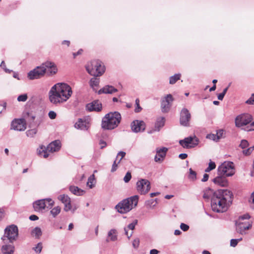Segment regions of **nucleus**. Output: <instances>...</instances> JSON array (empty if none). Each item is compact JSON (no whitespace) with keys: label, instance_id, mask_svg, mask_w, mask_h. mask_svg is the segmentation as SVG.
Returning <instances> with one entry per match:
<instances>
[{"label":"nucleus","instance_id":"nucleus-1","mask_svg":"<svg viewBox=\"0 0 254 254\" xmlns=\"http://www.w3.org/2000/svg\"><path fill=\"white\" fill-rule=\"evenodd\" d=\"M209 190L213 193L211 198V206L212 210L217 213H222L227 210L233 201V193L224 189L218 190L214 191L212 189Z\"/></svg>","mask_w":254,"mask_h":254},{"label":"nucleus","instance_id":"nucleus-2","mask_svg":"<svg viewBox=\"0 0 254 254\" xmlns=\"http://www.w3.org/2000/svg\"><path fill=\"white\" fill-rule=\"evenodd\" d=\"M47 72L50 74H54L57 72V68L55 64L50 61H47L42 64V65L37 66L30 71L27 74V77L30 80L38 79L42 77Z\"/></svg>","mask_w":254,"mask_h":254},{"label":"nucleus","instance_id":"nucleus-3","mask_svg":"<svg viewBox=\"0 0 254 254\" xmlns=\"http://www.w3.org/2000/svg\"><path fill=\"white\" fill-rule=\"evenodd\" d=\"M121 121V115L118 112H110L102 118L101 127L104 129L112 130L116 128Z\"/></svg>","mask_w":254,"mask_h":254},{"label":"nucleus","instance_id":"nucleus-4","mask_svg":"<svg viewBox=\"0 0 254 254\" xmlns=\"http://www.w3.org/2000/svg\"><path fill=\"white\" fill-rule=\"evenodd\" d=\"M138 201L137 195L131 196L119 202L116 205L115 209L120 213H127L137 205Z\"/></svg>","mask_w":254,"mask_h":254},{"label":"nucleus","instance_id":"nucleus-5","mask_svg":"<svg viewBox=\"0 0 254 254\" xmlns=\"http://www.w3.org/2000/svg\"><path fill=\"white\" fill-rule=\"evenodd\" d=\"M88 73L95 77L101 76L105 71V67L99 60H93L88 63L85 66Z\"/></svg>","mask_w":254,"mask_h":254},{"label":"nucleus","instance_id":"nucleus-6","mask_svg":"<svg viewBox=\"0 0 254 254\" xmlns=\"http://www.w3.org/2000/svg\"><path fill=\"white\" fill-rule=\"evenodd\" d=\"M61 147L60 141L56 140L50 143L47 147L43 145H41L37 150V154L39 156H43L44 158H46L49 156L48 152H54L58 151Z\"/></svg>","mask_w":254,"mask_h":254},{"label":"nucleus","instance_id":"nucleus-7","mask_svg":"<svg viewBox=\"0 0 254 254\" xmlns=\"http://www.w3.org/2000/svg\"><path fill=\"white\" fill-rule=\"evenodd\" d=\"M18 236V227L16 225L12 224L5 228L4 235L1 239L4 243H6L7 240H8L9 243H12L16 240Z\"/></svg>","mask_w":254,"mask_h":254},{"label":"nucleus","instance_id":"nucleus-8","mask_svg":"<svg viewBox=\"0 0 254 254\" xmlns=\"http://www.w3.org/2000/svg\"><path fill=\"white\" fill-rule=\"evenodd\" d=\"M235 173L234 163L231 161L224 162L217 169V174L218 175L231 177L234 175Z\"/></svg>","mask_w":254,"mask_h":254},{"label":"nucleus","instance_id":"nucleus-9","mask_svg":"<svg viewBox=\"0 0 254 254\" xmlns=\"http://www.w3.org/2000/svg\"><path fill=\"white\" fill-rule=\"evenodd\" d=\"M56 86H52L50 90L48 95L49 99L50 102L55 105H59L62 103H63L66 101L63 98V96L58 92L57 90L55 88Z\"/></svg>","mask_w":254,"mask_h":254},{"label":"nucleus","instance_id":"nucleus-10","mask_svg":"<svg viewBox=\"0 0 254 254\" xmlns=\"http://www.w3.org/2000/svg\"><path fill=\"white\" fill-rule=\"evenodd\" d=\"M53 86H56L55 89L66 101L69 98L72 93L71 88L66 83H58Z\"/></svg>","mask_w":254,"mask_h":254},{"label":"nucleus","instance_id":"nucleus-11","mask_svg":"<svg viewBox=\"0 0 254 254\" xmlns=\"http://www.w3.org/2000/svg\"><path fill=\"white\" fill-rule=\"evenodd\" d=\"M54 202L51 198H45L35 201L33 205L36 211H40L46 208H51Z\"/></svg>","mask_w":254,"mask_h":254},{"label":"nucleus","instance_id":"nucleus-12","mask_svg":"<svg viewBox=\"0 0 254 254\" xmlns=\"http://www.w3.org/2000/svg\"><path fill=\"white\" fill-rule=\"evenodd\" d=\"M199 139L195 136H190L180 140L179 143L184 148H191L196 146L199 143Z\"/></svg>","mask_w":254,"mask_h":254},{"label":"nucleus","instance_id":"nucleus-13","mask_svg":"<svg viewBox=\"0 0 254 254\" xmlns=\"http://www.w3.org/2000/svg\"><path fill=\"white\" fill-rule=\"evenodd\" d=\"M136 189L140 194H145L151 189L150 183L146 179H141L137 182Z\"/></svg>","mask_w":254,"mask_h":254},{"label":"nucleus","instance_id":"nucleus-14","mask_svg":"<svg viewBox=\"0 0 254 254\" xmlns=\"http://www.w3.org/2000/svg\"><path fill=\"white\" fill-rule=\"evenodd\" d=\"M253 117L249 114H242L235 119V125L237 127L246 126L252 122Z\"/></svg>","mask_w":254,"mask_h":254},{"label":"nucleus","instance_id":"nucleus-15","mask_svg":"<svg viewBox=\"0 0 254 254\" xmlns=\"http://www.w3.org/2000/svg\"><path fill=\"white\" fill-rule=\"evenodd\" d=\"M174 98L171 94H167L161 100V109L163 113H168L172 106Z\"/></svg>","mask_w":254,"mask_h":254},{"label":"nucleus","instance_id":"nucleus-16","mask_svg":"<svg viewBox=\"0 0 254 254\" xmlns=\"http://www.w3.org/2000/svg\"><path fill=\"white\" fill-rule=\"evenodd\" d=\"M191 119V114L186 108L182 109L180 115V124L183 127H190V122Z\"/></svg>","mask_w":254,"mask_h":254},{"label":"nucleus","instance_id":"nucleus-17","mask_svg":"<svg viewBox=\"0 0 254 254\" xmlns=\"http://www.w3.org/2000/svg\"><path fill=\"white\" fill-rule=\"evenodd\" d=\"M26 128V121L24 119H15L11 123L10 129L17 131H24Z\"/></svg>","mask_w":254,"mask_h":254},{"label":"nucleus","instance_id":"nucleus-18","mask_svg":"<svg viewBox=\"0 0 254 254\" xmlns=\"http://www.w3.org/2000/svg\"><path fill=\"white\" fill-rule=\"evenodd\" d=\"M235 225L237 232L242 235H245L246 234L245 231L252 228V222H241L236 221Z\"/></svg>","mask_w":254,"mask_h":254},{"label":"nucleus","instance_id":"nucleus-19","mask_svg":"<svg viewBox=\"0 0 254 254\" xmlns=\"http://www.w3.org/2000/svg\"><path fill=\"white\" fill-rule=\"evenodd\" d=\"M130 126L131 130L135 133L143 131L145 129V124L143 121L134 120Z\"/></svg>","mask_w":254,"mask_h":254},{"label":"nucleus","instance_id":"nucleus-20","mask_svg":"<svg viewBox=\"0 0 254 254\" xmlns=\"http://www.w3.org/2000/svg\"><path fill=\"white\" fill-rule=\"evenodd\" d=\"M86 109L89 112H100L102 109V103L99 100H94L86 105Z\"/></svg>","mask_w":254,"mask_h":254},{"label":"nucleus","instance_id":"nucleus-21","mask_svg":"<svg viewBox=\"0 0 254 254\" xmlns=\"http://www.w3.org/2000/svg\"><path fill=\"white\" fill-rule=\"evenodd\" d=\"M168 148L166 147H162L161 148H156V155L154 157V161L156 162H162L164 158L166 155Z\"/></svg>","mask_w":254,"mask_h":254},{"label":"nucleus","instance_id":"nucleus-22","mask_svg":"<svg viewBox=\"0 0 254 254\" xmlns=\"http://www.w3.org/2000/svg\"><path fill=\"white\" fill-rule=\"evenodd\" d=\"M58 199L64 204V211H68L69 210H71L72 207L71 205L70 198L67 195H60L59 196Z\"/></svg>","mask_w":254,"mask_h":254},{"label":"nucleus","instance_id":"nucleus-23","mask_svg":"<svg viewBox=\"0 0 254 254\" xmlns=\"http://www.w3.org/2000/svg\"><path fill=\"white\" fill-rule=\"evenodd\" d=\"M224 175H218L213 179V182L221 187H225L228 186V182Z\"/></svg>","mask_w":254,"mask_h":254},{"label":"nucleus","instance_id":"nucleus-24","mask_svg":"<svg viewBox=\"0 0 254 254\" xmlns=\"http://www.w3.org/2000/svg\"><path fill=\"white\" fill-rule=\"evenodd\" d=\"M118 90L111 85H106L102 89L98 91V94H112L114 92H117Z\"/></svg>","mask_w":254,"mask_h":254},{"label":"nucleus","instance_id":"nucleus-25","mask_svg":"<svg viewBox=\"0 0 254 254\" xmlns=\"http://www.w3.org/2000/svg\"><path fill=\"white\" fill-rule=\"evenodd\" d=\"M14 251V247L11 245H5L1 247V252L3 254H13Z\"/></svg>","mask_w":254,"mask_h":254},{"label":"nucleus","instance_id":"nucleus-26","mask_svg":"<svg viewBox=\"0 0 254 254\" xmlns=\"http://www.w3.org/2000/svg\"><path fill=\"white\" fill-rule=\"evenodd\" d=\"M117 232L116 229H112L110 230L108 233V238L106 239V241L109 242V241H115L117 240Z\"/></svg>","mask_w":254,"mask_h":254},{"label":"nucleus","instance_id":"nucleus-27","mask_svg":"<svg viewBox=\"0 0 254 254\" xmlns=\"http://www.w3.org/2000/svg\"><path fill=\"white\" fill-rule=\"evenodd\" d=\"M74 127L77 129H80L82 130H87L88 127L85 121L82 119H78L77 122L74 124Z\"/></svg>","mask_w":254,"mask_h":254},{"label":"nucleus","instance_id":"nucleus-28","mask_svg":"<svg viewBox=\"0 0 254 254\" xmlns=\"http://www.w3.org/2000/svg\"><path fill=\"white\" fill-rule=\"evenodd\" d=\"M69 190L74 194L79 196L82 195L85 193L84 190L74 186H71L69 187Z\"/></svg>","mask_w":254,"mask_h":254},{"label":"nucleus","instance_id":"nucleus-29","mask_svg":"<svg viewBox=\"0 0 254 254\" xmlns=\"http://www.w3.org/2000/svg\"><path fill=\"white\" fill-rule=\"evenodd\" d=\"M32 236L35 237V239H39L42 235L41 229L39 227L34 228L31 232Z\"/></svg>","mask_w":254,"mask_h":254},{"label":"nucleus","instance_id":"nucleus-30","mask_svg":"<svg viewBox=\"0 0 254 254\" xmlns=\"http://www.w3.org/2000/svg\"><path fill=\"white\" fill-rule=\"evenodd\" d=\"M165 121V119L164 117H160L157 119L155 125L156 130L157 131L160 130V128L164 126Z\"/></svg>","mask_w":254,"mask_h":254},{"label":"nucleus","instance_id":"nucleus-31","mask_svg":"<svg viewBox=\"0 0 254 254\" xmlns=\"http://www.w3.org/2000/svg\"><path fill=\"white\" fill-rule=\"evenodd\" d=\"M25 120L30 123V127H32V124L35 119V116L32 113L30 112H26L24 115Z\"/></svg>","mask_w":254,"mask_h":254},{"label":"nucleus","instance_id":"nucleus-32","mask_svg":"<svg viewBox=\"0 0 254 254\" xmlns=\"http://www.w3.org/2000/svg\"><path fill=\"white\" fill-rule=\"evenodd\" d=\"M181 76V74L180 73L175 74L173 76L170 77L169 78V83L170 84H175L178 80L180 79Z\"/></svg>","mask_w":254,"mask_h":254},{"label":"nucleus","instance_id":"nucleus-33","mask_svg":"<svg viewBox=\"0 0 254 254\" xmlns=\"http://www.w3.org/2000/svg\"><path fill=\"white\" fill-rule=\"evenodd\" d=\"M95 182V177L94 174H92L90 176V177L88 179V181L87 182V185H88L90 189H92L94 187V183Z\"/></svg>","mask_w":254,"mask_h":254},{"label":"nucleus","instance_id":"nucleus-34","mask_svg":"<svg viewBox=\"0 0 254 254\" xmlns=\"http://www.w3.org/2000/svg\"><path fill=\"white\" fill-rule=\"evenodd\" d=\"M188 178L191 181H195L196 180V173L191 168L189 169V174Z\"/></svg>","mask_w":254,"mask_h":254},{"label":"nucleus","instance_id":"nucleus-35","mask_svg":"<svg viewBox=\"0 0 254 254\" xmlns=\"http://www.w3.org/2000/svg\"><path fill=\"white\" fill-rule=\"evenodd\" d=\"M99 84V79L93 77L90 79L89 81V85L92 88L95 86H97Z\"/></svg>","mask_w":254,"mask_h":254},{"label":"nucleus","instance_id":"nucleus-36","mask_svg":"<svg viewBox=\"0 0 254 254\" xmlns=\"http://www.w3.org/2000/svg\"><path fill=\"white\" fill-rule=\"evenodd\" d=\"M61 212V207L60 206H56L53 208L50 211L51 214L54 217H56Z\"/></svg>","mask_w":254,"mask_h":254},{"label":"nucleus","instance_id":"nucleus-37","mask_svg":"<svg viewBox=\"0 0 254 254\" xmlns=\"http://www.w3.org/2000/svg\"><path fill=\"white\" fill-rule=\"evenodd\" d=\"M37 130L36 128H33L27 130L26 132V135L28 137H33L37 133Z\"/></svg>","mask_w":254,"mask_h":254},{"label":"nucleus","instance_id":"nucleus-38","mask_svg":"<svg viewBox=\"0 0 254 254\" xmlns=\"http://www.w3.org/2000/svg\"><path fill=\"white\" fill-rule=\"evenodd\" d=\"M216 167V165L215 162H212L210 160L209 163L208 167L206 168L205 170V172H209L211 170L214 169Z\"/></svg>","mask_w":254,"mask_h":254},{"label":"nucleus","instance_id":"nucleus-39","mask_svg":"<svg viewBox=\"0 0 254 254\" xmlns=\"http://www.w3.org/2000/svg\"><path fill=\"white\" fill-rule=\"evenodd\" d=\"M229 86H230V85H229L226 88H224L222 93H219L218 95L217 98H218V100H222L223 99L225 95L226 94L227 91H228Z\"/></svg>","mask_w":254,"mask_h":254},{"label":"nucleus","instance_id":"nucleus-40","mask_svg":"<svg viewBox=\"0 0 254 254\" xmlns=\"http://www.w3.org/2000/svg\"><path fill=\"white\" fill-rule=\"evenodd\" d=\"M28 99V96L27 94H21L17 97V101L18 102H25Z\"/></svg>","mask_w":254,"mask_h":254},{"label":"nucleus","instance_id":"nucleus-41","mask_svg":"<svg viewBox=\"0 0 254 254\" xmlns=\"http://www.w3.org/2000/svg\"><path fill=\"white\" fill-rule=\"evenodd\" d=\"M42 249V244L40 242L37 244V246L33 248V250L37 253H40Z\"/></svg>","mask_w":254,"mask_h":254},{"label":"nucleus","instance_id":"nucleus-42","mask_svg":"<svg viewBox=\"0 0 254 254\" xmlns=\"http://www.w3.org/2000/svg\"><path fill=\"white\" fill-rule=\"evenodd\" d=\"M137 222L138 220L137 219H135L132 223L129 224L127 228L128 230H131L132 231L134 230L135 225L137 224Z\"/></svg>","mask_w":254,"mask_h":254},{"label":"nucleus","instance_id":"nucleus-43","mask_svg":"<svg viewBox=\"0 0 254 254\" xmlns=\"http://www.w3.org/2000/svg\"><path fill=\"white\" fill-rule=\"evenodd\" d=\"M242 240V238H241L240 239H231V241H230V246L231 247H236L237 244H238V243L241 241Z\"/></svg>","mask_w":254,"mask_h":254},{"label":"nucleus","instance_id":"nucleus-44","mask_svg":"<svg viewBox=\"0 0 254 254\" xmlns=\"http://www.w3.org/2000/svg\"><path fill=\"white\" fill-rule=\"evenodd\" d=\"M206 138L217 142L219 140L216 138V134L210 133L206 135Z\"/></svg>","mask_w":254,"mask_h":254},{"label":"nucleus","instance_id":"nucleus-45","mask_svg":"<svg viewBox=\"0 0 254 254\" xmlns=\"http://www.w3.org/2000/svg\"><path fill=\"white\" fill-rule=\"evenodd\" d=\"M224 132V130L223 129H219L217 131L216 136V138L219 140L220 138L223 137V135Z\"/></svg>","mask_w":254,"mask_h":254},{"label":"nucleus","instance_id":"nucleus-46","mask_svg":"<svg viewBox=\"0 0 254 254\" xmlns=\"http://www.w3.org/2000/svg\"><path fill=\"white\" fill-rule=\"evenodd\" d=\"M135 105H136V107L134 109V112L135 113H139L141 110L142 108L139 105V100L138 99H136L135 100Z\"/></svg>","mask_w":254,"mask_h":254},{"label":"nucleus","instance_id":"nucleus-47","mask_svg":"<svg viewBox=\"0 0 254 254\" xmlns=\"http://www.w3.org/2000/svg\"><path fill=\"white\" fill-rule=\"evenodd\" d=\"M249 146V142L247 140L245 139H243L241 141V142L240 144V147H241L242 149H244L248 147Z\"/></svg>","mask_w":254,"mask_h":254},{"label":"nucleus","instance_id":"nucleus-48","mask_svg":"<svg viewBox=\"0 0 254 254\" xmlns=\"http://www.w3.org/2000/svg\"><path fill=\"white\" fill-rule=\"evenodd\" d=\"M131 178V173L129 172H127L124 178V181H125V183H128L130 180Z\"/></svg>","mask_w":254,"mask_h":254},{"label":"nucleus","instance_id":"nucleus-49","mask_svg":"<svg viewBox=\"0 0 254 254\" xmlns=\"http://www.w3.org/2000/svg\"><path fill=\"white\" fill-rule=\"evenodd\" d=\"M139 238H137L135 239L132 242V246L134 249H137L139 245Z\"/></svg>","mask_w":254,"mask_h":254},{"label":"nucleus","instance_id":"nucleus-50","mask_svg":"<svg viewBox=\"0 0 254 254\" xmlns=\"http://www.w3.org/2000/svg\"><path fill=\"white\" fill-rule=\"evenodd\" d=\"M250 217H251L250 215L249 214L247 213V214H244L243 215L239 216V219L237 221L240 222L241 220L249 219L250 218Z\"/></svg>","mask_w":254,"mask_h":254},{"label":"nucleus","instance_id":"nucleus-51","mask_svg":"<svg viewBox=\"0 0 254 254\" xmlns=\"http://www.w3.org/2000/svg\"><path fill=\"white\" fill-rule=\"evenodd\" d=\"M246 103L249 105H254V93L252 94L251 97L246 101Z\"/></svg>","mask_w":254,"mask_h":254},{"label":"nucleus","instance_id":"nucleus-52","mask_svg":"<svg viewBox=\"0 0 254 254\" xmlns=\"http://www.w3.org/2000/svg\"><path fill=\"white\" fill-rule=\"evenodd\" d=\"M180 228L181 230H182L183 231H187L189 229V226L187 224H186L185 223H182L180 225Z\"/></svg>","mask_w":254,"mask_h":254},{"label":"nucleus","instance_id":"nucleus-53","mask_svg":"<svg viewBox=\"0 0 254 254\" xmlns=\"http://www.w3.org/2000/svg\"><path fill=\"white\" fill-rule=\"evenodd\" d=\"M210 189H208V190H206V192H204L203 195V197L205 199H209L210 198V195L211 194H213V193H212L210 190Z\"/></svg>","mask_w":254,"mask_h":254},{"label":"nucleus","instance_id":"nucleus-54","mask_svg":"<svg viewBox=\"0 0 254 254\" xmlns=\"http://www.w3.org/2000/svg\"><path fill=\"white\" fill-rule=\"evenodd\" d=\"M126 152H124V151H120L118 153V155H117V158L116 159L118 158V156H121V158H120V159L118 161V164H119L121 161L122 160V159L126 155Z\"/></svg>","mask_w":254,"mask_h":254},{"label":"nucleus","instance_id":"nucleus-55","mask_svg":"<svg viewBox=\"0 0 254 254\" xmlns=\"http://www.w3.org/2000/svg\"><path fill=\"white\" fill-rule=\"evenodd\" d=\"M48 115L51 119H55L57 116L56 113L53 111H50L48 113Z\"/></svg>","mask_w":254,"mask_h":254},{"label":"nucleus","instance_id":"nucleus-56","mask_svg":"<svg viewBox=\"0 0 254 254\" xmlns=\"http://www.w3.org/2000/svg\"><path fill=\"white\" fill-rule=\"evenodd\" d=\"M99 144L101 145L100 149H101L104 148L107 146L106 142H105V141H104L102 139H101L99 141Z\"/></svg>","mask_w":254,"mask_h":254},{"label":"nucleus","instance_id":"nucleus-57","mask_svg":"<svg viewBox=\"0 0 254 254\" xmlns=\"http://www.w3.org/2000/svg\"><path fill=\"white\" fill-rule=\"evenodd\" d=\"M117 160V159H116V160L115 161H114V162L113 163V164L112 165V169L111 170V171L112 172H114L116 171L117 169V164L116 163Z\"/></svg>","mask_w":254,"mask_h":254},{"label":"nucleus","instance_id":"nucleus-58","mask_svg":"<svg viewBox=\"0 0 254 254\" xmlns=\"http://www.w3.org/2000/svg\"><path fill=\"white\" fill-rule=\"evenodd\" d=\"M124 231H125V235L127 237V238L129 239L130 237H131L132 234H133V232L131 231L130 232V233L129 234H128V229H127V227H125L124 228Z\"/></svg>","mask_w":254,"mask_h":254},{"label":"nucleus","instance_id":"nucleus-59","mask_svg":"<svg viewBox=\"0 0 254 254\" xmlns=\"http://www.w3.org/2000/svg\"><path fill=\"white\" fill-rule=\"evenodd\" d=\"M252 152L253 151H252V149L249 148L247 149L243 150V153L245 155L248 156V155H250Z\"/></svg>","mask_w":254,"mask_h":254},{"label":"nucleus","instance_id":"nucleus-60","mask_svg":"<svg viewBox=\"0 0 254 254\" xmlns=\"http://www.w3.org/2000/svg\"><path fill=\"white\" fill-rule=\"evenodd\" d=\"M248 128V131L254 130V121L252 122L250 126L247 127Z\"/></svg>","mask_w":254,"mask_h":254},{"label":"nucleus","instance_id":"nucleus-61","mask_svg":"<svg viewBox=\"0 0 254 254\" xmlns=\"http://www.w3.org/2000/svg\"><path fill=\"white\" fill-rule=\"evenodd\" d=\"M208 178H209V175L205 173L203 175V177L201 180V181L202 182H205L208 180Z\"/></svg>","mask_w":254,"mask_h":254},{"label":"nucleus","instance_id":"nucleus-62","mask_svg":"<svg viewBox=\"0 0 254 254\" xmlns=\"http://www.w3.org/2000/svg\"><path fill=\"white\" fill-rule=\"evenodd\" d=\"M39 217L36 215H31L29 217V219L31 221H35L38 220Z\"/></svg>","mask_w":254,"mask_h":254},{"label":"nucleus","instance_id":"nucleus-63","mask_svg":"<svg viewBox=\"0 0 254 254\" xmlns=\"http://www.w3.org/2000/svg\"><path fill=\"white\" fill-rule=\"evenodd\" d=\"M83 52V50L82 49L79 50L77 52L73 53V56L74 58H75L77 56L81 55Z\"/></svg>","mask_w":254,"mask_h":254},{"label":"nucleus","instance_id":"nucleus-64","mask_svg":"<svg viewBox=\"0 0 254 254\" xmlns=\"http://www.w3.org/2000/svg\"><path fill=\"white\" fill-rule=\"evenodd\" d=\"M188 157V154L186 153H181L179 155V157L181 159H185Z\"/></svg>","mask_w":254,"mask_h":254}]
</instances>
